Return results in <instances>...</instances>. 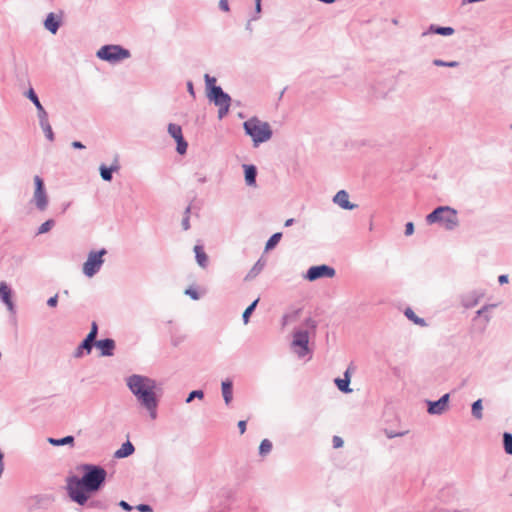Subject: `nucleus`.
I'll use <instances>...</instances> for the list:
<instances>
[{"mask_svg": "<svg viewBox=\"0 0 512 512\" xmlns=\"http://www.w3.org/2000/svg\"><path fill=\"white\" fill-rule=\"evenodd\" d=\"M81 478L70 476L66 480V490L70 499L78 505H85L89 500L88 493L97 492L104 485L107 472L98 465L83 464Z\"/></svg>", "mask_w": 512, "mask_h": 512, "instance_id": "1", "label": "nucleus"}, {"mask_svg": "<svg viewBox=\"0 0 512 512\" xmlns=\"http://www.w3.org/2000/svg\"><path fill=\"white\" fill-rule=\"evenodd\" d=\"M126 385L135 396L139 405L148 412L152 420H155L158 416L157 408L159 403L155 392L157 387L156 381L144 375L132 374L126 378Z\"/></svg>", "mask_w": 512, "mask_h": 512, "instance_id": "2", "label": "nucleus"}, {"mask_svg": "<svg viewBox=\"0 0 512 512\" xmlns=\"http://www.w3.org/2000/svg\"><path fill=\"white\" fill-rule=\"evenodd\" d=\"M243 129L245 133L251 137L254 147H258L261 143L267 142L273 135L269 123L255 116L243 123Z\"/></svg>", "mask_w": 512, "mask_h": 512, "instance_id": "3", "label": "nucleus"}, {"mask_svg": "<svg viewBox=\"0 0 512 512\" xmlns=\"http://www.w3.org/2000/svg\"><path fill=\"white\" fill-rule=\"evenodd\" d=\"M426 222L429 225L438 223L448 231L454 230L459 224L457 211L450 206L435 208L426 216Z\"/></svg>", "mask_w": 512, "mask_h": 512, "instance_id": "4", "label": "nucleus"}, {"mask_svg": "<svg viewBox=\"0 0 512 512\" xmlns=\"http://www.w3.org/2000/svg\"><path fill=\"white\" fill-rule=\"evenodd\" d=\"M96 56L103 61L110 64L120 63L131 57L128 49L117 44H109L102 46L97 52Z\"/></svg>", "mask_w": 512, "mask_h": 512, "instance_id": "5", "label": "nucleus"}, {"mask_svg": "<svg viewBox=\"0 0 512 512\" xmlns=\"http://www.w3.org/2000/svg\"><path fill=\"white\" fill-rule=\"evenodd\" d=\"M208 99L218 107V118L223 119L229 112L231 106V97L224 92L221 87H212L207 92Z\"/></svg>", "mask_w": 512, "mask_h": 512, "instance_id": "6", "label": "nucleus"}, {"mask_svg": "<svg viewBox=\"0 0 512 512\" xmlns=\"http://www.w3.org/2000/svg\"><path fill=\"white\" fill-rule=\"evenodd\" d=\"M106 254L107 250L104 248L98 251H90L87 260L83 264V274L89 278L97 274L104 263L103 256Z\"/></svg>", "mask_w": 512, "mask_h": 512, "instance_id": "7", "label": "nucleus"}, {"mask_svg": "<svg viewBox=\"0 0 512 512\" xmlns=\"http://www.w3.org/2000/svg\"><path fill=\"white\" fill-rule=\"evenodd\" d=\"M35 191L32 201L39 211H44L48 207V195L44 186L43 179L36 175L34 176Z\"/></svg>", "mask_w": 512, "mask_h": 512, "instance_id": "8", "label": "nucleus"}, {"mask_svg": "<svg viewBox=\"0 0 512 512\" xmlns=\"http://www.w3.org/2000/svg\"><path fill=\"white\" fill-rule=\"evenodd\" d=\"M309 334L306 330H296L293 334L292 346L295 349V353L298 357L303 358L309 353Z\"/></svg>", "mask_w": 512, "mask_h": 512, "instance_id": "9", "label": "nucleus"}, {"mask_svg": "<svg viewBox=\"0 0 512 512\" xmlns=\"http://www.w3.org/2000/svg\"><path fill=\"white\" fill-rule=\"evenodd\" d=\"M335 269L328 265H317L310 267L305 275V278L309 281H315L319 278H332L335 276Z\"/></svg>", "mask_w": 512, "mask_h": 512, "instance_id": "10", "label": "nucleus"}, {"mask_svg": "<svg viewBox=\"0 0 512 512\" xmlns=\"http://www.w3.org/2000/svg\"><path fill=\"white\" fill-rule=\"evenodd\" d=\"M450 395L448 393L441 396L437 401H427V412L431 415H441L448 409Z\"/></svg>", "mask_w": 512, "mask_h": 512, "instance_id": "11", "label": "nucleus"}, {"mask_svg": "<svg viewBox=\"0 0 512 512\" xmlns=\"http://www.w3.org/2000/svg\"><path fill=\"white\" fill-rule=\"evenodd\" d=\"M483 297L482 290H472L461 296V304L464 308L470 309L475 307Z\"/></svg>", "mask_w": 512, "mask_h": 512, "instance_id": "12", "label": "nucleus"}, {"mask_svg": "<svg viewBox=\"0 0 512 512\" xmlns=\"http://www.w3.org/2000/svg\"><path fill=\"white\" fill-rule=\"evenodd\" d=\"M0 299L10 312H15V305L12 301V289L4 281L0 282Z\"/></svg>", "mask_w": 512, "mask_h": 512, "instance_id": "13", "label": "nucleus"}, {"mask_svg": "<svg viewBox=\"0 0 512 512\" xmlns=\"http://www.w3.org/2000/svg\"><path fill=\"white\" fill-rule=\"evenodd\" d=\"M95 346L100 350L101 356L109 357L114 354L116 347L115 341L111 338L97 340Z\"/></svg>", "mask_w": 512, "mask_h": 512, "instance_id": "14", "label": "nucleus"}, {"mask_svg": "<svg viewBox=\"0 0 512 512\" xmlns=\"http://www.w3.org/2000/svg\"><path fill=\"white\" fill-rule=\"evenodd\" d=\"M333 202L345 210H353L357 207L356 204L349 201V194L345 190L338 191L333 197Z\"/></svg>", "mask_w": 512, "mask_h": 512, "instance_id": "15", "label": "nucleus"}, {"mask_svg": "<svg viewBox=\"0 0 512 512\" xmlns=\"http://www.w3.org/2000/svg\"><path fill=\"white\" fill-rule=\"evenodd\" d=\"M245 182L248 186H256L257 168L252 164H244Z\"/></svg>", "mask_w": 512, "mask_h": 512, "instance_id": "16", "label": "nucleus"}, {"mask_svg": "<svg viewBox=\"0 0 512 512\" xmlns=\"http://www.w3.org/2000/svg\"><path fill=\"white\" fill-rule=\"evenodd\" d=\"M93 346H95V343L85 338L75 349L73 356L75 358H82L85 354L91 353Z\"/></svg>", "mask_w": 512, "mask_h": 512, "instance_id": "17", "label": "nucleus"}, {"mask_svg": "<svg viewBox=\"0 0 512 512\" xmlns=\"http://www.w3.org/2000/svg\"><path fill=\"white\" fill-rule=\"evenodd\" d=\"M431 33L439 34L442 36H450L454 33V29L452 27H441V26L431 24L426 31L422 32L421 36L425 37Z\"/></svg>", "mask_w": 512, "mask_h": 512, "instance_id": "18", "label": "nucleus"}, {"mask_svg": "<svg viewBox=\"0 0 512 512\" xmlns=\"http://www.w3.org/2000/svg\"><path fill=\"white\" fill-rule=\"evenodd\" d=\"M221 391L225 404L228 406L233 399V383L231 380L226 379L221 383Z\"/></svg>", "mask_w": 512, "mask_h": 512, "instance_id": "19", "label": "nucleus"}, {"mask_svg": "<svg viewBox=\"0 0 512 512\" xmlns=\"http://www.w3.org/2000/svg\"><path fill=\"white\" fill-rule=\"evenodd\" d=\"M39 118V124L46 136V138L49 140V141H53L54 140V133H53V130H52V127L49 123V120H48V114H44V115H41L38 117Z\"/></svg>", "mask_w": 512, "mask_h": 512, "instance_id": "20", "label": "nucleus"}, {"mask_svg": "<svg viewBox=\"0 0 512 512\" xmlns=\"http://www.w3.org/2000/svg\"><path fill=\"white\" fill-rule=\"evenodd\" d=\"M86 504L88 508L106 510L110 506V500L107 497H99L87 501Z\"/></svg>", "mask_w": 512, "mask_h": 512, "instance_id": "21", "label": "nucleus"}, {"mask_svg": "<svg viewBox=\"0 0 512 512\" xmlns=\"http://www.w3.org/2000/svg\"><path fill=\"white\" fill-rule=\"evenodd\" d=\"M337 388L343 392V393H350L352 392V389H350L349 385H350V374H349V371L347 370L345 373H344V378H336L334 380Z\"/></svg>", "mask_w": 512, "mask_h": 512, "instance_id": "22", "label": "nucleus"}, {"mask_svg": "<svg viewBox=\"0 0 512 512\" xmlns=\"http://www.w3.org/2000/svg\"><path fill=\"white\" fill-rule=\"evenodd\" d=\"M194 252H195V258H196L197 264L201 268H206L208 265V256L205 253L203 247L201 245H196L194 247Z\"/></svg>", "mask_w": 512, "mask_h": 512, "instance_id": "23", "label": "nucleus"}, {"mask_svg": "<svg viewBox=\"0 0 512 512\" xmlns=\"http://www.w3.org/2000/svg\"><path fill=\"white\" fill-rule=\"evenodd\" d=\"M135 448L130 441H126L121 445V447L115 452L114 456L116 458H126L133 454Z\"/></svg>", "mask_w": 512, "mask_h": 512, "instance_id": "24", "label": "nucleus"}, {"mask_svg": "<svg viewBox=\"0 0 512 512\" xmlns=\"http://www.w3.org/2000/svg\"><path fill=\"white\" fill-rule=\"evenodd\" d=\"M264 267H265V262L261 258L258 259L256 261V263L253 265V267L249 270L247 275L245 276V280L248 281V280L254 279L256 276H258L262 272Z\"/></svg>", "mask_w": 512, "mask_h": 512, "instance_id": "25", "label": "nucleus"}, {"mask_svg": "<svg viewBox=\"0 0 512 512\" xmlns=\"http://www.w3.org/2000/svg\"><path fill=\"white\" fill-rule=\"evenodd\" d=\"M44 26L52 34H55L59 29L60 22L55 19L53 13H50L44 21Z\"/></svg>", "mask_w": 512, "mask_h": 512, "instance_id": "26", "label": "nucleus"}, {"mask_svg": "<svg viewBox=\"0 0 512 512\" xmlns=\"http://www.w3.org/2000/svg\"><path fill=\"white\" fill-rule=\"evenodd\" d=\"M119 169L118 165H112L110 167H107L106 165L102 164L99 168L100 175L104 181H111L113 178V172L117 171Z\"/></svg>", "mask_w": 512, "mask_h": 512, "instance_id": "27", "label": "nucleus"}, {"mask_svg": "<svg viewBox=\"0 0 512 512\" xmlns=\"http://www.w3.org/2000/svg\"><path fill=\"white\" fill-rule=\"evenodd\" d=\"M27 97L33 102L34 106L36 107L38 111V117L47 113L44 107L42 106L41 102L39 101L38 96L32 88L29 89Z\"/></svg>", "mask_w": 512, "mask_h": 512, "instance_id": "28", "label": "nucleus"}, {"mask_svg": "<svg viewBox=\"0 0 512 512\" xmlns=\"http://www.w3.org/2000/svg\"><path fill=\"white\" fill-rule=\"evenodd\" d=\"M497 304H486L482 306L477 312L476 317H483L485 321V325L490 322L491 316L489 315V311L496 308Z\"/></svg>", "mask_w": 512, "mask_h": 512, "instance_id": "29", "label": "nucleus"}, {"mask_svg": "<svg viewBox=\"0 0 512 512\" xmlns=\"http://www.w3.org/2000/svg\"><path fill=\"white\" fill-rule=\"evenodd\" d=\"M48 443L53 445V446H64V445H73L74 443V437L71 436V435H68V436H65L63 438H60V439H56V438H48L47 439Z\"/></svg>", "mask_w": 512, "mask_h": 512, "instance_id": "30", "label": "nucleus"}, {"mask_svg": "<svg viewBox=\"0 0 512 512\" xmlns=\"http://www.w3.org/2000/svg\"><path fill=\"white\" fill-rule=\"evenodd\" d=\"M471 413H472V416L477 420H481L483 418L482 399H478L472 403Z\"/></svg>", "mask_w": 512, "mask_h": 512, "instance_id": "31", "label": "nucleus"}, {"mask_svg": "<svg viewBox=\"0 0 512 512\" xmlns=\"http://www.w3.org/2000/svg\"><path fill=\"white\" fill-rule=\"evenodd\" d=\"M404 314L410 321H412L416 325H419L421 327L427 325L425 319L418 317L411 308H406Z\"/></svg>", "mask_w": 512, "mask_h": 512, "instance_id": "32", "label": "nucleus"}, {"mask_svg": "<svg viewBox=\"0 0 512 512\" xmlns=\"http://www.w3.org/2000/svg\"><path fill=\"white\" fill-rule=\"evenodd\" d=\"M167 131L175 141L183 137L182 128L178 124L169 123Z\"/></svg>", "mask_w": 512, "mask_h": 512, "instance_id": "33", "label": "nucleus"}, {"mask_svg": "<svg viewBox=\"0 0 512 512\" xmlns=\"http://www.w3.org/2000/svg\"><path fill=\"white\" fill-rule=\"evenodd\" d=\"M258 302L259 299L254 300L243 312L242 319L244 324H247L249 322L250 316L257 307Z\"/></svg>", "mask_w": 512, "mask_h": 512, "instance_id": "34", "label": "nucleus"}, {"mask_svg": "<svg viewBox=\"0 0 512 512\" xmlns=\"http://www.w3.org/2000/svg\"><path fill=\"white\" fill-rule=\"evenodd\" d=\"M272 450V442L269 439H264L261 441L259 446V454L264 457L268 455Z\"/></svg>", "mask_w": 512, "mask_h": 512, "instance_id": "35", "label": "nucleus"}, {"mask_svg": "<svg viewBox=\"0 0 512 512\" xmlns=\"http://www.w3.org/2000/svg\"><path fill=\"white\" fill-rule=\"evenodd\" d=\"M281 237H282V233H280V232L274 233L266 242L265 250L268 251V250L273 249L278 244Z\"/></svg>", "mask_w": 512, "mask_h": 512, "instance_id": "36", "label": "nucleus"}, {"mask_svg": "<svg viewBox=\"0 0 512 512\" xmlns=\"http://www.w3.org/2000/svg\"><path fill=\"white\" fill-rule=\"evenodd\" d=\"M503 446L504 450L508 455H512V434L504 432L503 434Z\"/></svg>", "mask_w": 512, "mask_h": 512, "instance_id": "37", "label": "nucleus"}, {"mask_svg": "<svg viewBox=\"0 0 512 512\" xmlns=\"http://www.w3.org/2000/svg\"><path fill=\"white\" fill-rule=\"evenodd\" d=\"M433 65L438 67H449V68H455L459 66V62L457 61H444L441 59H434Z\"/></svg>", "mask_w": 512, "mask_h": 512, "instance_id": "38", "label": "nucleus"}, {"mask_svg": "<svg viewBox=\"0 0 512 512\" xmlns=\"http://www.w3.org/2000/svg\"><path fill=\"white\" fill-rule=\"evenodd\" d=\"M54 225H55V221L53 219H48L47 221H45L44 223H42L39 226L37 234L40 235V234L47 233L48 231H50L52 229V227Z\"/></svg>", "mask_w": 512, "mask_h": 512, "instance_id": "39", "label": "nucleus"}, {"mask_svg": "<svg viewBox=\"0 0 512 512\" xmlns=\"http://www.w3.org/2000/svg\"><path fill=\"white\" fill-rule=\"evenodd\" d=\"M176 150L177 152L180 154V155H183L186 153L187 151V147H188V143L187 141L184 139V137L176 140Z\"/></svg>", "mask_w": 512, "mask_h": 512, "instance_id": "40", "label": "nucleus"}, {"mask_svg": "<svg viewBox=\"0 0 512 512\" xmlns=\"http://www.w3.org/2000/svg\"><path fill=\"white\" fill-rule=\"evenodd\" d=\"M97 334H98V325L95 321H93L91 324L90 332L87 334V336L85 338L90 339V341L95 343L97 341L96 340Z\"/></svg>", "mask_w": 512, "mask_h": 512, "instance_id": "41", "label": "nucleus"}, {"mask_svg": "<svg viewBox=\"0 0 512 512\" xmlns=\"http://www.w3.org/2000/svg\"><path fill=\"white\" fill-rule=\"evenodd\" d=\"M204 397V392L202 390H193L188 394V397L186 398L185 402L190 403L193 401V399L198 398L202 399Z\"/></svg>", "mask_w": 512, "mask_h": 512, "instance_id": "42", "label": "nucleus"}, {"mask_svg": "<svg viewBox=\"0 0 512 512\" xmlns=\"http://www.w3.org/2000/svg\"><path fill=\"white\" fill-rule=\"evenodd\" d=\"M190 211H191V207L188 206L185 209V213H184L185 215L182 219V227L184 230H188L190 228V217H189Z\"/></svg>", "mask_w": 512, "mask_h": 512, "instance_id": "43", "label": "nucleus"}, {"mask_svg": "<svg viewBox=\"0 0 512 512\" xmlns=\"http://www.w3.org/2000/svg\"><path fill=\"white\" fill-rule=\"evenodd\" d=\"M261 1L262 0H255V13L250 18V21H256V20H258L260 18V13L262 11Z\"/></svg>", "mask_w": 512, "mask_h": 512, "instance_id": "44", "label": "nucleus"}, {"mask_svg": "<svg viewBox=\"0 0 512 512\" xmlns=\"http://www.w3.org/2000/svg\"><path fill=\"white\" fill-rule=\"evenodd\" d=\"M204 79H205V83H206V87H207L208 92L210 91V89L212 87H218L215 84L216 83V78L215 77H212L209 74H205L204 75Z\"/></svg>", "mask_w": 512, "mask_h": 512, "instance_id": "45", "label": "nucleus"}, {"mask_svg": "<svg viewBox=\"0 0 512 512\" xmlns=\"http://www.w3.org/2000/svg\"><path fill=\"white\" fill-rule=\"evenodd\" d=\"M333 447L334 448H341L344 444L343 439L340 436H334L332 439Z\"/></svg>", "mask_w": 512, "mask_h": 512, "instance_id": "46", "label": "nucleus"}, {"mask_svg": "<svg viewBox=\"0 0 512 512\" xmlns=\"http://www.w3.org/2000/svg\"><path fill=\"white\" fill-rule=\"evenodd\" d=\"M185 294L190 296L191 299H193V300H198L200 298L199 293L196 290L192 289V288L187 289L185 291Z\"/></svg>", "mask_w": 512, "mask_h": 512, "instance_id": "47", "label": "nucleus"}, {"mask_svg": "<svg viewBox=\"0 0 512 512\" xmlns=\"http://www.w3.org/2000/svg\"><path fill=\"white\" fill-rule=\"evenodd\" d=\"M414 233V224L412 222H407L405 225V235L410 236Z\"/></svg>", "mask_w": 512, "mask_h": 512, "instance_id": "48", "label": "nucleus"}, {"mask_svg": "<svg viewBox=\"0 0 512 512\" xmlns=\"http://www.w3.org/2000/svg\"><path fill=\"white\" fill-rule=\"evenodd\" d=\"M136 509L140 512H152V508L148 504H139L136 506Z\"/></svg>", "mask_w": 512, "mask_h": 512, "instance_id": "49", "label": "nucleus"}, {"mask_svg": "<svg viewBox=\"0 0 512 512\" xmlns=\"http://www.w3.org/2000/svg\"><path fill=\"white\" fill-rule=\"evenodd\" d=\"M57 303H58V295H54L52 297H50L48 300H47V305L49 307H56L57 306Z\"/></svg>", "mask_w": 512, "mask_h": 512, "instance_id": "50", "label": "nucleus"}, {"mask_svg": "<svg viewBox=\"0 0 512 512\" xmlns=\"http://www.w3.org/2000/svg\"><path fill=\"white\" fill-rule=\"evenodd\" d=\"M118 505L125 511H131L133 509V507L126 501L124 500H121Z\"/></svg>", "mask_w": 512, "mask_h": 512, "instance_id": "51", "label": "nucleus"}, {"mask_svg": "<svg viewBox=\"0 0 512 512\" xmlns=\"http://www.w3.org/2000/svg\"><path fill=\"white\" fill-rule=\"evenodd\" d=\"M219 8L222 10V11H229V3H228V0H220L219 1Z\"/></svg>", "mask_w": 512, "mask_h": 512, "instance_id": "52", "label": "nucleus"}, {"mask_svg": "<svg viewBox=\"0 0 512 512\" xmlns=\"http://www.w3.org/2000/svg\"><path fill=\"white\" fill-rule=\"evenodd\" d=\"M238 428L241 434H243L246 431V421L241 420L238 422Z\"/></svg>", "mask_w": 512, "mask_h": 512, "instance_id": "53", "label": "nucleus"}, {"mask_svg": "<svg viewBox=\"0 0 512 512\" xmlns=\"http://www.w3.org/2000/svg\"><path fill=\"white\" fill-rule=\"evenodd\" d=\"M187 90L191 96L195 97L194 86L191 81L187 82Z\"/></svg>", "mask_w": 512, "mask_h": 512, "instance_id": "54", "label": "nucleus"}, {"mask_svg": "<svg viewBox=\"0 0 512 512\" xmlns=\"http://www.w3.org/2000/svg\"><path fill=\"white\" fill-rule=\"evenodd\" d=\"M71 145L74 149H84L85 148V145H83L80 141H73Z\"/></svg>", "mask_w": 512, "mask_h": 512, "instance_id": "55", "label": "nucleus"}, {"mask_svg": "<svg viewBox=\"0 0 512 512\" xmlns=\"http://www.w3.org/2000/svg\"><path fill=\"white\" fill-rule=\"evenodd\" d=\"M498 281L500 284H505L508 282V275H500L499 278H498Z\"/></svg>", "mask_w": 512, "mask_h": 512, "instance_id": "56", "label": "nucleus"}, {"mask_svg": "<svg viewBox=\"0 0 512 512\" xmlns=\"http://www.w3.org/2000/svg\"><path fill=\"white\" fill-rule=\"evenodd\" d=\"M294 223V219L293 218H289L285 221V227H290L291 225H293Z\"/></svg>", "mask_w": 512, "mask_h": 512, "instance_id": "57", "label": "nucleus"}, {"mask_svg": "<svg viewBox=\"0 0 512 512\" xmlns=\"http://www.w3.org/2000/svg\"><path fill=\"white\" fill-rule=\"evenodd\" d=\"M306 324H307L308 326L313 327V328L315 327V321H313V320H312V319H310V318L306 320Z\"/></svg>", "mask_w": 512, "mask_h": 512, "instance_id": "58", "label": "nucleus"}, {"mask_svg": "<svg viewBox=\"0 0 512 512\" xmlns=\"http://www.w3.org/2000/svg\"><path fill=\"white\" fill-rule=\"evenodd\" d=\"M251 22L252 21L249 20L248 23L246 24V30H248L249 32H252V30H253Z\"/></svg>", "mask_w": 512, "mask_h": 512, "instance_id": "59", "label": "nucleus"}, {"mask_svg": "<svg viewBox=\"0 0 512 512\" xmlns=\"http://www.w3.org/2000/svg\"><path fill=\"white\" fill-rule=\"evenodd\" d=\"M69 203H67L66 205H64V208H63V211H65L68 207H69Z\"/></svg>", "mask_w": 512, "mask_h": 512, "instance_id": "60", "label": "nucleus"}]
</instances>
